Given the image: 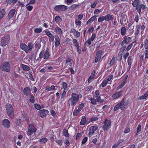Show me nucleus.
Here are the masks:
<instances>
[{"instance_id": "1", "label": "nucleus", "mask_w": 148, "mask_h": 148, "mask_svg": "<svg viewBox=\"0 0 148 148\" xmlns=\"http://www.w3.org/2000/svg\"><path fill=\"white\" fill-rule=\"evenodd\" d=\"M82 97L81 95L75 93L71 94V96L68 100V103L69 106L74 107Z\"/></svg>"}, {"instance_id": "2", "label": "nucleus", "mask_w": 148, "mask_h": 148, "mask_svg": "<svg viewBox=\"0 0 148 148\" xmlns=\"http://www.w3.org/2000/svg\"><path fill=\"white\" fill-rule=\"evenodd\" d=\"M141 3L140 0H134L132 3L133 7L139 14H141V10H145L147 8L146 5L142 4Z\"/></svg>"}, {"instance_id": "3", "label": "nucleus", "mask_w": 148, "mask_h": 148, "mask_svg": "<svg viewBox=\"0 0 148 148\" xmlns=\"http://www.w3.org/2000/svg\"><path fill=\"white\" fill-rule=\"evenodd\" d=\"M127 103L124 100V98L119 103L116 104L114 108V110L116 111L119 109L121 110H124L125 109L127 106Z\"/></svg>"}, {"instance_id": "4", "label": "nucleus", "mask_w": 148, "mask_h": 148, "mask_svg": "<svg viewBox=\"0 0 148 148\" xmlns=\"http://www.w3.org/2000/svg\"><path fill=\"white\" fill-rule=\"evenodd\" d=\"M7 113L9 117L11 119L14 117V111L12 106L10 104L7 103L5 105Z\"/></svg>"}, {"instance_id": "5", "label": "nucleus", "mask_w": 148, "mask_h": 148, "mask_svg": "<svg viewBox=\"0 0 148 148\" xmlns=\"http://www.w3.org/2000/svg\"><path fill=\"white\" fill-rule=\"evenodd\" d=\"M62 87L61 89H63L64 90L63 91L62 93L61 94V100L62 101H64L65 100V98L66 96V90H68V84L67 83L64 82H62L61 84Z\"/></svg>"}, {"instance_id": "6", "label": "nucleus", "mask_w": 148, "mask_h": 148, "mask_svg": "<svg viewBox=\"0 0 148 148\" xmlns=\"http://www.w3.org/2000/svg\"><path fill=\"white\" fill-rule=\"evenodd\" d=\"M102 129L104 131H108L111 127V121L110 119H106L103 121Z\"/></svg>"}, {"instance_id": "7", "label": "nucleus", "mask_w": 148, "mask_h": 148, "mask_svg": "<svg viewBox=\"0 0 148 148\" xmlns=\"http://www.w3.org/2000/svg\"><path fill=\"white\" fill-rule=\"evenodd\" d=\"M10 39V36L9 34L4 35L2 37L1 40V45L2 47L6 45Z\"/></svg>"}, {"instance_id": "8", "label": "nucleus", "mask_w": 148, "mask_h": 148, "mask_svg": "<svg viewBox=\"0 0 148 148\" xmlns=\"http://www.w3.org/2000/svg\"><path fill=\"white\" fill-rule=\"evenodd\" d=\"M36 131L37 129L34 124L31 123L29 125L27 134L28 136H30L33 133L36 132Z\"/></svg>"}, {"instance_id": "9", "label": "nucleus", "mask_w": 148, "mask_h": 148, "mask_svg": "<svg viewBox=\"0 0 148 148\" xmlns=\"http://www.w3.org/2000/svg\"><path fill=\"white\" fill-rule=\"evenodd\" d=\"M0 69L2 71L9 72L10 70V66L9 63L7 62H5L3 64L1 65Z\"/></svg>"}, {"instance_id": "10", "label": "nucleus", "mask_w": 148, "mask_h": 148, "mask_svg": "<svg viewBox=\"0 0 148 148\" xmlns=\"http://www.w3.org/2000/svg\"><path fill=\"white\" fill-rule=\"evenodd\" d=\"M98 129V127L97 125H94L90 127L89 129L88 136L90 138L94 135V132Z\"/></svg>"}, {"instance_id": "11", "label": "nucleus", "mask_w": 148, "mask_h": 148, "mask_svg": "<svg viewBox=\"0 0 148 148\" xmlns=\"http://www.w3.org/2000/svg\"><path fill=\"white\" fill-rule=\"evenodd\" d=\"M55 10L57 12L64 11L67 9V7L64 5H56L54 8Z\"/></svg>"}, {"instance_id": "12", "label": "nucleus", "mask_w": 148, "mask_h": 148, "mask_svg": "<svg viewBox=\"0 0 148 148\" xmlns=\"http://www.w3.org/2000/svg\"><path fill=\"white\" fill-rule=\"evenodd\" d=\"M102 53L103 51L102 50H99L97 52L95 59V63L101 62L100 60Z\"/></svg>"}, {"instance_id": "13", "label": "nucleus", "mask_w": 148, "mask_h": 148, "mask_svg": "<svg viewBox=\"0 0 148 148\" xmlns=\"http://www.w3.org/2000/svg\"><path fill=\"white\" fill-rule=\"evenodd\" d=\"M84 106L83 103H81L79 104L78 106V109H75L73 112V114L74 116H75L78 115V114L80 112L83 108Z\"/></svg>"}, {"instance_id": "14", "label": "nucleus", "mask_w": 148, "mask_h": 148, "mask_svg": "<svg viewBox=\"0 0 148 148\" xmlns=\"http://www.w3.org/2000/svg\"><path fill=\"white\" fill-rule=\"evenodd\" d=\"M123 90H120L119 91L116 92L112 96L113 99H118L123 95Z\"/></svg>"}, {"instance_id": "15", "label": "nucleus", "mask_w": 148, "mask_h": 148, "mask_svg": "<svg viewBox=\"0 0 148 148\" xmlns=\"http://www.w3.org/2000/svg\"><path fill=\"white\" fill-rule=\"evenodd\" d=\"M132 38L128 36H125L123 38V40L120 43V45H128L132 41Z\"/></svg>"}, {"instance_id": "16", "label": "nucleus", "mask_w": 148, "mask_h": 148, "mask_svg": "<svg viewBox=\"0 0 148 148\" xmlns=\"http://www.w3.org/2000/svg\"><path fill=\"white\" fill-rule=\"evenodd\" d=\"M2 123L4 127L8 128L10 126V121L7 119H5L3 120Z\"/></svg>"}, {"instance_id": "17", "label": "nucleus", "mask_w": 148, "mask_h": 148, "mask_svg": "<svg viewBox=\"0 0 148 148\" xmlns=\"http://www.w3.org/2000/svg\"><path fill=\"white\" fill-rule=\"evenodd\" d=\"M16 12L15 9H11L9 11L8 15V19L9 20L11 19L14 16Z\"/></svg>"}, {"instance_id": "18", "label": "nucleus", "mask_w": 148, "mask_h": 148, "mask_svg": "<svg viewBox=\"0 0 148 148\" xmlns=\"http://www.w3.org/2000/svg\"><path fill=\"white\" fill-rule=\"evenodd\" d=\"M39 112L40 116L42 118L45 117L49 113L48 110L44 109L40 110Z\"/></svg>"}, {"instance_id": "19", "label": "nucleus", "mask_w": 148, "mask_h": 148, "mask_svg": "<svg viewBox=\"0 0 148 148\" xmlns=\"http://www.w3.org/2000/svg\"><path fill=\"white\" fill-rule=\"evenodd\" d=\"M31 90L29 86H27L23 90V92L24 95L28 96L29 94L31 93Z\"/></svg>"}, {"instance_id": "20", "label": "nucleus", "mask_w": 148, "mask_h": 148, "mask_svg": "<svg viewBox=\"0 0 148 148\" xmlns=\"http://www.w3.org/2000/svg\"><path fill=\"white\" fill-rule=\"evenodd\" d=\"M20 47L23 50H24L26 53H28V46L24 43L21 42L20 43Z\"/></svg>"}, {"instance_id": "21", "label": "nucleus", "mask_w": 148, "mask_h": 148, "mask_svg": "<svg viewBox=\"0 0 148 148\" xmlns=\"http://www.w3.org/2000/svg\"><path fill=\"white\" fill-rule=\"evenodd\" d=\"M140 29V26L138 24L136 25L135 28V32H134V35L136 36H137L139 34Z\"/></svg>"}, {"instance_id": "22", "label": "nucleus", "mask_w": 148, "mask_h": 148, "mask_svg": "<svg viewBox=\"0 0 148 148\" xmlns=\"http://www.w3.org/2000/svg\"><path fill=\"white\" fill-rule=\"evenodd\" d=\"M50 56V52L48 48L47 49L45 52H44V59L45 60L49 58Z\"/></svg>"}, {"instance_id": "23", "label": "nucleus", "mask_w": 148, "mask_h": 148, "mask_svg": "<svg viewBox=\"0 0 148 148\" xmlns=\"http://www.w3.org/2000/svg\"><path fill=\"white\" fill-rule=\"evenodd\" d=\"M105 20L109 21L110 20H112L113 19V16L111 14H108L104 16Z\"/></svg>"}, {"instance_id": "24", "label": "nucleus", "mask_w": 148, "mask_h": 148, "mask_svg": "<svg viewBox=\"0 0 148 148\" xmlns=\"http://www.w3.org/2000/svg\"><path fill=\"white\" fill-rule=\"evenodd\" d=\"M55 46L56 47L59 46L61 40L60 38L58 36H56L55 38Z\"/></svg>"}, {"instance_id": "25", "label": "nucleus", "mask_w": 148, "mask_h": 148, "mask_svg": "<svg viewBox=\"0 0 148 148\" xmlns=\"http://www.w3.org/2000/svg\"><path fill=\"white\" fill-rule=\"evenodd\" d=\"M55 30L56 33L59 35H62L63 34L62 30L58 26L55 27Z\"/></svg>"}, {"instance_id": "26", "label": "nucleus", "mask_w": 148, "mask_h": 148, "mask_svg": "<svg viewBox=\"0 0 148 148\" xmlns=\"http://www.w3.org/2000/svg\"><path fill=\"white\" fill-rule=\"evenodd\" d=\"M148 96V90H147L145 94L140 96L138 97V99L142 100L144 99H146Z\"/></svg>"}, {"instance_id": "27", "label": "nucleus", "mask_w": 148, "mask_h": 148, "mask_svg": "<svg viewBox=\"0 0 148 148\" xmlns=\"http://www.w3.org/2000/svg\"><path fill=\"white\" fill-rule=\"evenodd\" d=\"M97 17V16L96 15H94L91 17L87 21V24L88 25L89 24L92 23V22L94 21L96 17Z\"/></svg>"}, {"instance_id": "28", "label": "nucleus", "mask_w": 148, "mask_h": 148, "mask_svg": "<svg viewBox=\"0 0 148 148\" xmlns=\"http://www.w3.org/2000/svg\"><path fill=\"white\" fill-rule=\"evenodd\" d=\"M87 122L86 117L84 116L82 117L81 120L80 122V124L81 125H84L86 124Z\"/></svg>"}, {"instance_id": "29", "label": "nucleus", "mask_w": 148, "mask_h": 148, "mask_svg": "<svg viewBox=\"0 0 148 148\" xmlns=\"http://www.w3.org/2000/svg\"><path fill=\"white\" fill-rule=\"evenodd\" d=\"M46 90L47 91H52L55 89V86L53 85H52L50 87L49 86H47L45 88Z\"/></svg>"}, {"instance_id": "30", "label": "nucleus", "mask_w": 148, "mask_h": 148, "mask_svg": "<svg viewBox=\"0 0 148 148\" xmlns=\"http://www.w3.org/2000/svg\"><path fill=\"white\" fill-rule=\"evenodd\" d=\"M71 32L73 33V34L77 38H78L79 37L80 33L78 31L76 30L75 29H74L73 30L71 31Z\"/></svg>"}, {"instance_id": "31", "label": "nucleus", "mask_w": 148, "mask_h": 148, "mask_svg": "<svg viewBox=\"0 0 148 148\" xmlns=\"http://www.w3.org/2000/svg\"><path fill=\"white\" fill-rule=\"evenodd\" d=\"M28 96H29V101L32 103H34L35 101V97L34 96L31 94Z\"/></svg>"}, {"instance_id": "32", "label": "nucleus", "mask_w": 148, "mask_h": 148, "mask_svg": "<svg viewBox=\"0 0 148 148\" xmlns=\"http://www.w3.org/2000/svg\"><path fill=\"white\" fill-rule=\"evenodd\" d=\"M44 50L41 51L39 53V57L37 58V60L40 61L43 57L44 58Z\"/></svg>"}, {"instance_id": "33", "label": "nucleus", "mask_w": 148, "mask_h": 148, "mask_svg": "<svg viewBox=\"0 0 148 148\" xmlns=\"http://www.w3.org/2000/svg\"><path fill=\"white\" fill-rule=\"evenodd\" d=\"M5 14V11L4 9H3L0 10V20L1 19Z\"/></svg>"}, {"instance_id": "34", "label": "nucleus", "mask_w": 148, "mask_h": 148, "mask_svg": "<svg viewBox=\"0 0 148 148\" xmlns=\"http://www.w3.org/2000/svg\"><path fill=\"white\" fill-rule=\"evenodd\" d=\"M48 141V139L46 137H43L38 140V142L40 144H45Z\"/></svg>"}, {"instance_id": "35", "label": "nucleus", "mask_w": 148, "mask_h": 148, "mask_svg": "<svg viewBox=\"0 0 148 148\" xmlns=\"http://www.w3.org/2000/svg\"><path fill=\"white\" fill-rule=\"evenodd\" d=\"M21 67L23 70L25 71H28L30 70V68L28 66L22 64H21Z\"/></svg>"}, {"instance_id": "36", "label": "nucleus", "mask_w": 148, "mask_h": 148, "mask_svg": "<svg viewBox=\"0 0 148 148\" xmlns=\"http://www.w3.org/2000/svg\"><path fill=\"white\" fill-rule=\"evenodd\" d=\"M108 83V82H107V81L106 80V79H105L103 80L101 83L100 84V86H101L102 88H104L107 85Z\"/></svg>"}, {"instance_id": "37", "label": "nucleus", "mask_w": 148, "mask_h": 148, "mask_svg": "<svg viewBox=\"0 0 148 148\" xmlns=\"http://www.w3.org/2000/svg\"><path fill=\"white\" fill-rule=\"evenodd\" d=\"M126 33V29L125 27H122L121 28V35L124 36Z\"/></svg>"}, {"instance_id": "38", "label": "nucleus", "mask_w": 148, "mask_h": 148, "mask_svg": "<svg viewBox=\"0 0 148 148\" xmlns=\"http://www.w3.org/2000/svg\"><path fill=\"white\" fill-rule=\"evenodd\" d=\"M54 20L56 23H59L62 21V18L59 16H56Z\"/></svg>"}, {"instance_id": "39", "label": "nucleus", "mask_w": 148, "mask_h": 148, "mask_svg": "<svg viewBox=\"0 0 148 148\" xmlns=\"http://www.w3.org/2000/svg\"><path fill=\"white\" fill-rule=\"evenodd\" d=\"M35 48L37 50L40 49L41 47L40 42H35Z\"/></svg>"}, {"instance_id": "40", "label": "nucleus", "mask_w": 148, "mask_h": 148, "mask_svg": "<svg viewBox=\"0 0 148 148\" xmlns=\"http://www.w3.org/2000/svg\"><path fill=\"white\" fill-rule=\"evenodd\" d=\"M18 0H7L6 2L8 4L10 5L14 4Z\"/></svg>"}, {"instance_id": "41", "label": "nucleus", "mask_w": 148, "mask_h": 148, "mask_svg": "<svg viewBox=\"0 0 148 148\" xmlns=\"http://www.w3.org/2000/svg\"><path fill=\"white\" fill-rule=\"evenodd\" d=\"M115 57L113 56H112V58L109 63L110 66H111L115 64Z\"/></svg>"}, {"instance_id": "42", "label": "nucleus", "mask_w": 148, "mask_h": 148, "mask_svg": "<svg viewBox=\"0 0 148 148\" xmlns=\"http://www.w3.org/2000/svg\"><path fill=\"white\" fill-rule=\"evenodd\" d=\"M88 99L91 101V102L93 105H95L97 102L96 99L92 98H89Z\"/></svg>"}, {"instance_id": "43", "label": "nucleus", "mask_w": 148, "mask_h": 148, "mask_svg": "<svg viewBox=\"0 0 148 148\" xmlns=\"http://www.w3.org/2000/svg\"><path fill=\"white\" fill-rule=\"evenodd\" d=\"M63 133L64 135L66 137H69V134L68 132V130L66 129L63 130Z\"/></svg>"}, {"instance_id": "44", "label": "nucleus", "mask_w": 148, "mask_h": 148, "mask_svg": "<svg viewBox=\"0 0 148 148\" xmlns=\"http://www.w3.org/2000/svg\"><path fill=\"white\" fill-rule=\"evenodd\" d=\"M96 97H97L96 99L97 102H99L100 103H101L104 102V100L101 99L100 96H97Z\"/></svg>"}, {"instance_id": "45", "label": "nucleus", "mask_w": 148, "mask_h": 148, "mask_svg": "<svg viewBox=\"0 0 148 148\" xmlns=\"http://www.w3.org/2000/svg\"><path fill=\"white\" fill-rule=\"evenodd\" d=\"M93 87L92 86H88L84 88V89L87 92L91 91Z\"/></svg>"}, {"instance_id": "46", "label": "nucleus", "mask_w": 148, "mask_h": 148, "mask_svg": "<svg viewBox=\"0 0 148 148\" xmlns=\"http://www.w3.org/2000/svg\"><path fill=\"white\" fill-rule=\"evenodd\" d=\"M144 47L145 49H148V39H146L144 41Z\"/></svg>"}, {"instance_id": "47", "label": "nucleus", "mask_w": 148, "mask_h": 148, "mask_svg": "<svg viewBox=\"0 0 148 148\" xmlns=\"http://www.w3.org/2000/svg\"><path fill=\"white\" fill-rule=\"evenodd\" d=\"M98 119V118L96 116H93L90 118L89 123L90 122H93L94 121H96Z\"/></svg>"}, {"instance_id": "48", "label": "nucleus", "mask_w": 148, "mask_h": 148, "mask_svg": "<svg viewBox=\"0 0 148 148\" xmlns=\"http://www.w3.org/2000/svg\"><path fill=\"white\" fill-rule=\"evenodd\" d=\"M127 62L128 65H130L132 64V57L129 56L127 59Z\"/></svg>"}, {"instance_id": "49", "label": "nucleus", "mask_w": 148, "mask_h": 148, "mask_svg": "<svg viewBox=\"0 0 148 148\" xmlns=\"http://www.w3.org/2000/svg\"><path fill=\"white\" fill-rule=\"evenodd\" d=\"M29 3L27 4L25 7L28 11H31L33 8V7L32 5H29Z\"/></svg>"}, {"instance_id": "50", "label": "nucleus", "mask_w": 148, "mask_h": 148, "mask_svg": "<svg viewBox=\"0 0 148 148\" xmlns=\"http://www.w3.org/2000/svg\"><path fill=\"white\" fill-rule=\"evenodd\" d=\"M135 13V15L134 16V20H135L136 22V23H137L139 21V18L137 13L136 12Z\"/></svg>"}, {"instance_id": "51", "label": "nucleus", "mask_w": 148, "mask_h": 148, "mask_svg": "<svg viewBox=\"0 0 148 148\" xmlns=\"http://www.w3.org/2000/svg\"><path fill=\"white\" fill-rule=\"evenodd\" d=\"M73 42L74 46L76 47L79 46L78 42L76 39H73Z\"/></svg>"}, {"instance_id": "52", "label": "nucleus", "mask_w": 148, "mask_h": 148, "mask_svg": "<svg viewBox=\"0 0 148 148\" xmlns=\"http://www.w3.org/2000/svg\"><path fill=\"white\" fill-rule=\"evenodd\" d=\"M33 48V45L32 43H29L28 44V52L29 50L31 51Z\"/></svg>"}, {"instance_id": "53", "label": "nucleus", "mask_w": 148, "mask_h": 148, "mask_svg": "<svg viewBox=\"0 0 148 148\" xmlns=\"http://www.w3.org/2000/svg\"><path fill=\"white\" fill-rule=\"evenodd\" d=\"M133 46V45L132 44H130L127 47V48L125 49V51L128 52L132 48Z\"/></svg>"}, {"instance_id": "54", "label": "nucleus", "mask_w": 148, "mask_h": 148, "mask_svg": "<svg viewBox=\"0 0 148 148\" xmlns=\"http://www.w3.org/2000/svg\"><path fill=\"white\" fill-rule=\"evenodd\" d=\"M34 32L36 33H39L42 32V29L41 28H36L34 30Z\"/></svg>"}, {"instance_id": "55", "label": "nucleus", "mask_w": 148, "mask_h": 148, "mask_svg": "<svg viewBox=\"0 0 148 148\" xmlns=\"http://www.w3.org/2000/svg\"><path fill=\"white\" fill-rule=\"evenodd\" d=\"M122 55L123 54L122 53H120L119 52L118 54V61H121L122 58Z\"/></svg>"}, {"instance_id": "56", "label": "nucleus", "mask_w": 148, "mask_h": 148, "mask_svg": "<svg viewBox=\"0 0 148 148\" xmlns=\"http://www.w3.org/2000/svg\"><path fill=\"white\" fill-rule=\"evenodd\" d=\"M141 126L140 123L138 125L136 128V132H137V133H140L141 132Z\"/></svg>"}, {"instance_id": "57", "label": "nucleus", "mask_w": 148, "mask_h": 148, "mask_svg": "<svg viewBox=\"0 0 148 148\" xmlns=\"http://www.w3.org/2000/svg\"><path fill=\"white\" fill-rule=\"evenodd\" d=\"M98 1L97 0L95 1L93 3L91 4L90 7L92 8H94L97 5Z\"/></svg>"}, {"instance_id": "58", "label": "nucleus", "mask_w": 148, "mask_h": 148, "mask_svg": "<svg viewBox=\"0 0 148 148\" xmlns=\"http://www.w3.org/2000/svg\"><path fill=\"white\" fill-rule=\"evenodd\" d=\"M91 41H92L91 40H90V38H89L88 39L87 41L85 43L84 45L85 46H88L91 44Z\"/></svg>"}, {"instance_id": "59", "label": "nucleus", "mask_w": 148, "mask_h": 148, "mask_svg": "<svg viewBox=\"0 0 148 148\" xmlns=\"http://www.w3.org/2000/svg\"><path fill=\"white\" fill-rule=\"evenodd\" d=\"M129 53L127 52L123 56V58L125 61H126V60L127 57L129 56Z\"/></svg>"}, {"instance_id": "60", "label": "nucleus", "mask_w": 148, "mask_h": 148, "mask_svg": "<svg viewBox=\"0 0 148 148\" xmlns=\"http://www.w3.org/2000/svg\"><path fill=\"white\" fill-rule=\"evenodd\" d=\"M29 79L32 81H34V79L33 78V76L32 75V72H31L29 71Z\"/></svg>"}, {"instance_id": "61", "label": "nucleus", "mask_w": 148, "mask_h": 148, "mask_svg": "<svg viewBox=\"0 0 148 148\" xmlns=\"http://www.w3.org/2000/svg\"><path fill=\"white\" fill-rule=\"evenodd\" d=\"M55 142L58 144L60 146H61L62 144V140L61 139H57Z\"/></svg>"}, {"instance_id": "62", "label": "nucleus", "mask_w": 148, "mask_h": 148, "mask_svg": "<svg viewBox=\"0 0 148 148\" xmlns=\"http://www.w3.org/2000/svg\"><path fill=\"white\" fill-rule=\"evenodd\" d=\"M130 131V128L128 127H126L124 131V132L125 134H127Z\"/></svg>"}, {"instance_id": "63", "label": "nucleus", "mask_w": 148, "mask_h": 148, "mask_svg": "<svg viewBox=\"0 0 148 148\" xmlns=\"http://www.w3.org/2000/svg\"><path fill=\"white\" fill-rule=\"evenodd\" d=\"M23 117L28 122L29 121V119L27 116V114L26 113H24L23 114Z\"/></svg>"}, {"instance_id": "64", "label": "nucleus", "mask_w": 148, "mask_h": 148, "mask_svg": "<svg viewBox=\"0 0 148 148\" xmlns=\"http://www.w3.org/2000/svg\"><path fill=\"white\" fill-rule=\"evenodd\" d=\"M34 106L35 107L36 109L38 110H39L41 109V106L40 105L37 103L35 104L34 105Z\"/></svg>"}]
</instances>
